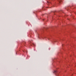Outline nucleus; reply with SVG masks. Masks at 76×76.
<instances>
[{"label":"nucleus","instance_id":"1","mask_svg":"<svg viewBox=\"0 0 76 76\" xmlns=\"http://www.w3.org/2000/svg\"><path fill=\"white\" fill-rule=\"evenodd\" d=\"M57 72V71L56 70L54 71V72H53V73H56Z\"/></svg>","mask_w":76,"mask_h":76},{"label":"nucleus","instance_id":"2","mask_svg":"<svg viewBox=\"0 0 76 76\" xmlns=\"http://www.w3.org/2000/svg\"><path fill=\"white\" fill-rule=\"evenodd\" d=\"M58 1H59V3H60V2H61V0H58Z\"/></svg>","mask_w":76,"mask_h":76},{"label":"nucleus","instance_id":"3","mask_svg":"<svg viewBox=\"0 0 76 76\" xmlns=\"http://www.w3.org/2000/svg\"><path fill=\"white\" fill-rule=\"evenodd\" d=\"M47 3H49V2H48V1H47Z\"/></svg>","mask_w":76,"mask_h":76},{"label":"nucleus","instance_id":"4","mask_svg":"<svg viewBox=\"0 0 76 76\" xmlns=\"http://www.w3.org/2000/svg\"><path fill=\"white\" fill-rule=\"evenodd\" d=\"M48 39L49 40V39Z\"/></svg>","mask_w":76,"mask_h":76},{"label":"nucleus","instance_id":"5","mask_svg":"<svg viewBox=\"0 0 76 76\" xmlns=\"http://www.w3.org/2000/svg\"><path fill=\"white\" fill-rule=\"evenodd\" d=\"M33 45H34V44H33Z\"/></svg>","mask_w":76,"mask_h":76}]
</instances>
